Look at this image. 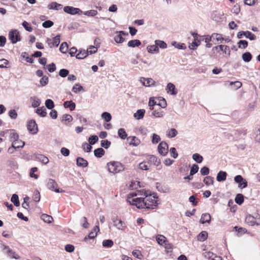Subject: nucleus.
<instances>
[{"instance_id":"8","label":"nucleus","mask_w":260,"mask_h":260,"mask_svg":"<svg viewBox=\"0 0 260 260\" xmlns=\"http://www.w3.org/2000/svg\"><path fill=\"white\" fill-rule=\"evenodd\" d=\"M27 128L28 131L32 134H36L38 131V126L36 121L34 120H31L28 121Z\"/></svg>"},{"instance_id":"15","label":"nucleus","mask_w":260,"mask_h":260,"mask_svg":"<svg viewBox=\"0 0 260 260\" xmlns=\"http://www.w3.org/2000/svg\"><path fill=\"white\" fill-rule=\"evenodd\" d=\"M166 90L167 93H170L172 95H176L177 93L175 90V86L172 83H169L167 84Z\"/></svg>"},{"instance_id":"46","label":"nucleus","mask_w":260,"mask_h":260,"mask_svg":"<svg viewBox=\"0 0 260 260\" xmlns=\"http://www.w3.org/2000/svg\"><path fill=\"white\" fill-rule=\"evenodd\" d=\"M155 82L152 78H146V87H150L155 85Z\"/></svg>"},{"instance_id":"31","label":"nucleus","mask_w":260,"mask_h":260,"mask_svg":"<svg viewBox=\"0 0 260 260\" xmlns=\"http://www.w3.org/2000/svg\"><path fill=\"white\" fill-rule=\"evenodd\" d=\"M61 7V5L57 4L56 2H52L48 6L49 9H55L58 10Z\"/></svg>"},{"instance_id":"55","label":"nucleus","mask_w":260,"mask_h":260,"mask_svg":"<svg viewBox=\"0 0 260 260\" xmlns=\"http://www.w3.org/2000/svg\"><path fill=\"white\" fill-rule=\"evenodd\" d=\"M238 44L239 48H245L248 46V42L246 40H240L238 42Z\"/></svg>"},{"instance_id":"64","label":"nucleus","mask_w":260,"mask_h":260,"mask_svg":"<svg viewBox=\"0 0 260 260\" xmlns=\"http://www.w3.org/2000/svg\"><path fill=\"white\" fill-rule=\"evenodd\" d=\"M139 168L143 170H148L149 167L147 165L146 162L143 161L139 164Z\"/></svg>"},{"instance_id":"52","label":"nucleus","mask_w":260,"mask_h":260,"mask_svg":"<svg viewBox=\"0 0 260 260\" xmlns=\"http://www.w3.org/2000/svg\"><path fill=\"white\" fill-rule=\"evenodd\" d=\"M60 35H58L53 39L52 45L57 47L60 43Z\"/></svg>"},{"instance_id":"49","label":"nucleus","mask_w":260,"mask_h":260,"mask_svg":"<svg viewBox=\"0 0 260 260\" xmlns=\"http://www.w3.org/2000/svg\"><path fill=\"white\" fill-rule=\"evenodd\" d=\"M246 221L248 223H250L251 225H254L256 222L253 216H250V215L247 216L246 217Z\"/></svg>"},{"instance_id":"6","label":"nucleus","mask_w":260,"mask_h":260,"mask_svg":"<svg viewBox=\"0 0 260 260\" xmlns=\"http://www.w3.org/2000/svg\"><path fill=\"white\" fill-rule=\"evenodd\" d=\"M169 146L165 142H161L158 146V151L162 155L165 156L168 152Z\"/></svg>"},{"instance_id":"21","label":"nucleus","mask_w":260,"mask_h":260,"mask_svg":"<svg viewBox=\"0 0 260 260\" xmlns=\"http://www.w3.org/2000/svg\"><path fill=\"white\" fill-rule=\"evenodd\" d=\"M147 51L149 53H158L159 52V48H157V45L155 44L153 45H150L147 47Z\"/></svg>"},{"instance_id":"63","label":"nucleus","mask_w":260,"mask_h":260,"mask_svg":"<svg viewBox=\"0 0 260 260\" xmlns=\"http://www.w3.org/2000/svg\"><path fill=\"white\" fill-rule=\"evenodd\" d=\"M9 116L11 118L15 119L17 117V113L15 110H11L9 112Z\"/></svg>"},{"instance_id":"18","label":"nucleus","mask_w":260,"mask_h":260,"mask_svg":"<svg viewBox=\"0 0 260 260\" xmlns=\"http://www.w3.org/2000/svg\"><path fill=\"white\" fill-rule=\"evenodd\" d=\"M145 113V110L144 109H139L134 114V116L136 119L140 120L144 117Z\"/></svg>"},{"instance_id":"54","label":"nucleus","mask_w":260,"mask_h":260,"mask_svg":"<svg viewBox=\"0 0 260 260\" xmlns=\"http://www.w3.org/2000/svg\"><path fill=\"white\" fill-rule=\"evenodd\" d=\"M53 22L51 20H46L42 23V26L44 28H50L53 25Z\"/></svg>"},{"instance_id":"3","label":"nucleus","mask_w":260,"mask_h":260,"mask_svg":"<svg viewBox=\"0 0 260 260\" xmlns=\"http://www.w3.org/2000/svg\"><path fill=\"white\" fill-rule=\"evenodd\" d=\"M10 141L12 142V146L14 148H23L25 143L19 140V135L16 133H11L10 134Z\"/></svg>"},{"instance_id":"24","label":"nucleus","mask_w":260,"mask_h":260,"mask_svg":"<svg viewBox=\"0 0 260 260\" xmlns=\"http://www.w3.org/2000/svg\"><path fill=\"white\" fill-rule=\"evenodd\" d=\"M30 100L32 101L31 106L34 108L39 107L41 104V100L36 96L31 97Z\"/></svg>"},{"instance_id":"19","label":"nucleus","mask_w":260,"mask_h":260,"mask_svg":"<svg viewBox=\"0 0 260 260\" xmlns=\"http://www.w3.org/2000/svg\"><path fill=\"white\" fill-rule=\"evenodd\" d=\"M63 106L65 108H70L71 111H73L75 109L76 104L72 101H66L63 103Z\"/></svg>"},{"instance_id":"30","label":"nucleus","mask_w":260,"mask_h":260,"mask_svg":"<svg viewBox=\"0 0 260 260\" xmlns=\"http://www.w3.org/2000/svg\"><path fill=\"white\" fill-rule=\"evenodd\" d=\"M242 58L245 62H249L252 59V55L249 52H246L242 54Z\"/></svg>"},{"instance_id":"38","label":"nucleus","mask_w":260,"mask_h":260,"mask_svg":"<svg viewBox=\"0 0 260 260\" xmlns=\"http://www.w3.org/2000/svg\"><path fill=\"white\" fill-rule=\"evenodd\" d=\"M192 159L198 163H201L203 157L198 153H194L192 155Z\"/></svg>"},{"instance_id":"29","label":"nucleus","mask_w":260,"mask_h":260,"mask_svg":"<svg viewBox=\"0 0 260 260\" xmlns=\"http://www.w3.org/2000/svg\"><path fill=\"white\" fill-rule=\"evenodd\" d=\"M36 113L41 117H45L47 115V112L44 107L43 106L41 108H38L36 110Z\"/></svg>"},{"instance_id":"27","label":"nucleus","mask_w":260,"mask_h":260,"mask_svg":"<svg viewBox=\"0 0 260 260\" xmlns=\"http://www.w3.org/2000/svg\"><path fill=\"white\" fill-rule=\"evenodd\" d=\"M207 237L208 233L206 231H202L199 234L198 239L200 241H204L207 239Z\"/></svg>"},{"instance_id":"41","label":"nucleus","mask_w":260,"mask_h":260,"mask_svg":"<svg viewBox=\"0 0 260 260\" xmlns=\"http://www.w3.org/2000/svg\"><path fill=\"white\" fill-rule=\"evenodd\" d=\"M101 117L103 119H104L106 122H109L111 120L112 116L110 113L104 112L102 113Z\"/></svg>"},{"instance_id":"35","label":"nucleus","mask_w":260,"mask_h":260,"mask_svg":"<svg viewBox=\"0 0 260 260\" xmlns=\"http://www.w3.org/2000/svg\"><path fill=\"white\" fill-rule=\"evenodd\" d=\"M156 241L158 244L162 245L163 244H165L167 240H166V238L163 235H158L156 237Z\"/></svg>"},{"instance_id":"2","label":"nucleus","mask_w":260,"mask_h":260,"mask_svg":"<svg viewBox=\"0 0 260 260\" xmlns=\"http://www.w3.org/2000/svg\"><path fill=\"white\" fill-rule=\"evenodd\" d=\"M107 167L109 171L113 174L119 173L124 170L123 166L118 161L110 162L107 164Z\"/></svg>"},{"instance_id":"40","label":"nucleus","mask_w":260,"mask_h":260,"mask_svg":"<svg viewBox=\"0 0 260 260\" xmlns=\"http://www.w3.org/2000/svg\"><path fill=\"white\" fill-rule=\"evenodd\" d=\"M118 136L122 139H125L127 137V134L126 133L124 128H121L118 131Z\"/></svg>"},{"instance_id":"45","label":"nucleus","mask_w":260,"mask_h":260,"mask_svg":"<svg viewBox=\"0 0 260 260\" xmlns=\"http://www.w3.org/2000/svg\"><path fill=\"white\" fill-rule=\"evenodd\" d=\"M45 106L48 109H52L54 107V102L52 100L48 99L45 101Z\"/></svg>"},{"instance_id":"42","label":"nucleus","mask_w":260,"mask_h":260,"mask_svg":"<svg viewBox=\"0 0 260 260\" xmlns=\"http://www.w3.org/2000/svg\"><path fill=\"white\" fill-rule=\"evenodd\" d=\"M114 40L117 43H122L125 39L120 34H116V35L114 37Z\"/></svg>"},{"instance_id":"51","label":"nucleus","mask_w":260,"mask_h":260,"mask_svg":"<svg viewBox=\"0 0 260 260\" xmlns=\"http://www.w3.org/2000/svg\"><path fill=\"white\" fill-rule=\"evenodd\" d=\"M199 166L197 165H193L190 169V175H193L194 174L197 173L199 171Z\"/></svg>"},{"instance_id":"22","label":"nucleus","mask_w":260,"mask_h":260,"mask_svg":"<svg viewBox=\"0 0 260 260\" xmlns=\"http://www.w3.org/2000/svg\"><path fill=\"white\" fill-rule=\"evenodd\" d=\"M36 158L38 160L44 164H47L49 162V159L48 157L43 154H38L36 156Z\"/></svg>"},{"instance_id":"9","label":"nucleus","mask_w":260,"mask_h":260,"mask_svg":"<svg viewBox=\"0 0 260 260\" xmlns=\"http://www.w3.org/2000/svg\"><path fill=\"white\" fill-rule=\"evenodd\" d=\"M114 225L118 230H124L126 227L125 223L121 219H118L117 217H113L112 219Z\"/></svg>"},{"instance_id":"23","label":"nucleus","mask_w":260,"mask_h":260,"mask_svg":"<svg viewBox=\"0 0 260 260\" xmlns=\"http://www.w3.org/2000/svg\"><path fill=\"white\" fill-rule=\"evenodd\" d=\"M104 154L105 150L102 148H99L94 150V155L98 158L102 157L104 155Z\"/></svg>"},{"instance_id":"14","label":"nucleus","mask_w":260,"mask_h":260,"mask_svg":"<svg viewBox=\"0 0 260 260\" xmlns=\"http://www.w3.org/2000/svg\"><path fill=\"white\" fill-rule=\"evenodd\" d=\"M148 160L149 162H150L156 166H158L160 164V159L154 155L149 156Z\"/></svg>"},{"instance_id":"20","label":"nucleus","mask_w":260,"mask_h":260,"mask_svg":"<svg viewBox=\"0 0 260 260\" xmlns=\"http://www.w3.org/2000/svg\"><path fill=\"white\" fill-rule=\"evenodd\" d=\"M141 43L140 40H133L129 41L127 43V46L129 47H138L140 45H141Z\"/></svg>"},{"instance_id":"32","label":"nucleus","mask_w":260,"mask_h":260,"mask_svg":"<svg viewBox=\"0 0 260 260\" xmlns=\"http://www.w3.org/2000/svg\"><path fill=\"white\" fill-rule=\"evenodd\" d=\"M41 219L45 222L48 223H51L53 221L52 217L46 214H43L42 215Z\"/></svg>"},{"instance_id":"26","label":"nucleus","mask_w":260,"mask_h":260,"mask_svg":"<svg viewBox=\"0 0 260 260\" xmlns=\"http://www.w3.org/2000/svg\"><path fill=\"white\" fill-rule=\"evenodd\" d=\"M235 202L240 205L244 202V196L241 193H238L236 195L235 199Z\"/></svg>"},{"instance_id":"60","label":"nucleus","mask_w":260,"mask_h":260,"mask_svg":"<svg viewBox=\"0 0 260 260\" xmlns=\"http://www.w3.org/2000/svg\"><path fill=\"white\" fill-rule=\"evenodd\" d=\"M160 140V138L159 135L153 134L152 135V143L153 144H157Z\"/></svg>"},{"instance_id":"5","label":"nucleus","mask_w":260,"mask_h":260,"mask_svg":"<svg viewBox=\"0 0 260 260\" xmlns=\"http://www.w3.org/2000/svg\"><path fill=\"white\" fill-rule=\"evenodd\" d=\"M63 11L64 12L71 14H79L81 15L83 13V12L79 8H74L71 6H66L63 8Z\"/></svg>"},{"instance_id":"59","label":"nucleus","mask_w":260,"mask_h":260,"mask_svg":"<svg viewBox=\"0 0 260 260\" xmlns=\"http://www.w3.org/2000/svg\"><path fill=\"white\" fill-rule=\"evenodd\" d=\"M83 89L82 86L80 85L78 83L75 84L72 88V91L75 93H77Z\"/></svg>"},{"instance_id":"58","label":"nucleus","mask_w":260,"mask_h":260,"mask_svg":"<svg viewBox=\"0 0 260 260\" xmlns=\"http://www.w3.org/2000/svg\"><path fill=\"white\" fill-rule=\"evenodd\" d=\"M48 82V77L44 76L40 80V83L42 86H44L47 84Z\"/></svg>"},{"instance_id":"39","label":"nucleus","mask_w":260,"mask_h":260,"mask_svg":"<svg viewBox=\"0 0 260 260\" xmlns=\"http://www.w3.org/2000/svg\"><path fill=\"white\" fill-rule=\"evenodd\" d=\"M243 34L246 38H248L249 40L251 41L255 40L256 39V36H255V35L252 34L249 31H246L244 32V33Z\"/></svg>"},{"instance_id":"48","label":"nucleus","mask_w":260,"mask_h":260,"mask_svg":"<svg viewBox=\"0 0 260 260\" xmlns=\"http://www.w3.org/2000/svg\"><path fill=\"white\" fill-rule=\"evenodd\" d=\"M82 14L88 16H94L98 14V12L96 10H91L83 12Z\"/></svg>"},{"instance_id":"43","label":"nucleus","mask_w":260,"mask_h":260,"mask_svg":"<svg viewBox=\"0 0 260 260\" xmlns=\"http://www.w3.org/2000/svg\"><path fill=\"white\" fill-rule=\"evenodd\" d=\"M68 49V45L67 42H63L60 46L59 50L62 53H66Z\"/></svg>"},{"instance_id":"1","label":"nucleus","mask_w":260,"mask_h":260,"mask_svg":"<svg viewBox=\"0 0 260 260\" xmlns=\"http://www.w3.org/2000/svg\"><path fill=\"white\" fill-rule=\"evenodd\" d=\"M130 198L128 199L130 204L135 205L139 209H153L157 206L158 203L154 196L151 195H146L145 198H136L130 201Z\"/></svg>"},{"instance_id":"4","label":"nucleus","mask_w":260,"mask_h":260,"mask_svg":"<svg viewBox=\"0 0 260 260\" xmlns=\"http://www.w3.org/2000/svg\"><path fill=\"white\" fill-rule=\"evenodd\" d=\"M9 39L12 44H15L21 40L20 36L17 30H12L9 32Z\"/></svg>"},{"instance_id":"25","label":"nucleus","mask_w":260,"mask_h":260,"mask_svg":"<svg viewBox=\"0 0 260 260\" xmlns=\"http://www.w3.org/2000/svg\"><path fill=\"white\" fill-rule=\"evenodd\" d=\"M88 55V51L85 50H80L76 56V57L78 59H83Z\"/></svg>"},{"instance_id":"12","label":"nucleus","mask_w":260,"mask_h":260,"mask_svg":"<svg viewBox=\"0 0 260 260\" xmlns=\"http://www.w3.org/2000/svg\"><path fill=\"white\" fill-rule=\"evenodd\" d=\"M4 249H7V253L8 254L9 256L13 258H15L16 259H20V256L15 253V252L13 251L9 246H4Z\"/></svg>"},{"instance_id":"53","label":"nucleus","mask_w":260,"mask_h":260,"mask_svg":"<svg viewBox=\"0 0 260 260\" xmlns=\"http://www.w3.org/2000/svg\"><path fill=\"white\" fill-rule=\"evenodd\" d=\"M69 71L68 70L64 69H61L59 72V76L62 78L66 77L69 75Z\"/></svg>"},{"instance_id":"7","label":"nucleus","mask_w":260,"mask_h":260,"mask_svg":"<svg viewBox=\"0 0 260 260\" xmlns=\"http://www.w3.org/2000/svg\"><path fill=\"white\" fill-rule=\"evenodd\" d=\"M47 186L48 189L54 191L56 192H63V190H59V189L57 188V184L55 181L54 180L52 179H49L48 181Z\"/></svg>"},{"instance_id":"50","label":"nucleus","mask_w":260,"mask_h":260,"mask_svg":"<svg viewBox=\"0 0 260 260\" xmlns=\"http://www.w3.org/2000/svg\"><path fill=\"white\" fill-rule=\"evenodd\" d=\"M99 140L97 136L93 135L89 138L88 142L90 145H94Z\"/></svg>"},{"instance_id":"61","label":"nucleus","mask_w":260,"mask_h":260,"mask_svg":"<svg viewBox=\"0 0 260 260\" xmlns=\"http://www.w3.org/2000/svg\"><path fill=\"white\" fill-rule=\"evenodd\" d=\"M170 155L174 158H176L178 156V153L176 151V149L174 147H172L170 150Z\"/></svg>"},{"instance_id":"28","label":"nucleus","mask_w":260,"mask_h":260,"mask_svg":"<svg viewBox=\"0 0 260 260\" xmlns=\"http://www.w3.org/2000/svg\"><path fill=\"white\" fill-rule=\"evenodd\" d=\"M11 201L14 204V205L15 206H19L20 202L19 200V197L17 194H13L11 197Z\"/></svg>"},{"instance_id":"56","label":"nucleus","mask_w":260,"mask_h":260,"mask_svg":"<svg viewBox=\"0 0 260 260\" xmlns=\"http://www.w3.org/2000/svg\"><path fill=\"white\" fill-rule=\"evenodd\" d=\"M22 25L25 28L26 30L29 32H31L32 31V28L29 25V24L27 22L25 21H23Z\"/></svg>"},{"instance_id":"62","label":"nucleus","mask_w":260,"mask_h":260,"mask_svg":"<svg viewBox=\"0 0 260 260\" xmlns=\"http://www.w3.org/2000/svg\"><path fill=\"white\" fill-rule=\"evenodd\" d=\"M33 200L35 202H38L40 200V194L39 191L36 190L35 191L33 195Z\"/></svg>"},{"instance_id":"37","label":"nucleus","mask_w":260,"mask_h":260,"mask_svg":"<svg viewBox=\"0 0 260 260\" xmlns=\"http://www.w3.org/2000/svg\"><path fill=\"white\" fill-rule=\"evenodd\" d=\"M102 245L105 247H111L114 245V242L112 240L108 239L104 240L102 242Z\"/></svg>"},{"instance_id":"36","label":"nucleus","mask_w":260,"mask_h":260,"mask_svg":"<svg viewBox=\"0 0 260 260\" xmlns=\"http://www.w3.org/2000/svg\"><path fill=\"white\" fill-rule=\"evenodd\" d=\"M155 44L157 45V48L159 47L161 49H165L167 47V44L163 41L161 40H155Z\"/></svg>"},{"instance_id":"57","label":"nucleus","mask_w":260,"mask_h":260,"mask_svg":"<svg viewBox=\"0 0 260 260\" xmlns=\"http://www.w3.org/2000/svg\"><path fill=\"white\" fill-rule=\"evenodd\" d=\"M164 246L166 250L168 252H172L173 249V245L172 244L170 243L168 241H167L164 244Z\"/></svg>"},{"instance_id":"13","label":"nucleus","mask_w":260,"mask_h":260,"mask_svg":"<svg viewBox=\"0 0 260 260\" xmlns=\"http://www.w3.org/2000/svg\"><path fill=\"white\" fill-rule=\"evenodd\" d=\"M76 161L77 165L78 167L85 168L87 167L88 165V161L81 157H77Z\"/></svg>"},{"instance_id":"17","label":"nucleus","mask_w":260,"mask_h":260,"mask_svg":"<svg viewBox=\"0 0 260 260\" xmlns=\"http://www.w3.org/2000/svg\"><path fill=\"white\" fill-rule=\"evenodd\" d=\"M211 221V216L209 213H204L202 215L200 219V222L202 224L205 223H210Z\"/></svg>"},{"instance_id":"10","label":"nucleus","mask_w":260,"mask_h":260,"mask_svg":"<svg viewBox=\"0 0 260 260\" xmlns=\"http://www.w3.org/2000/svg\"><path fill=\"white\" fill-rule=\"evenodd\" d=\"M220 50L222 51L223 53L225 54H228L229 56L231 53V51L230 50V48L228 46L226 45H220L216 46L215 47H214L212 48V50Z\"/></svg>"},{"instance_id":"11","label":"nucleus","mask_w":260,"mask_h":260,"mask_svg":"<svg viewBox=\"0 0 260 260\" xmlns=\"http://www.w3.org/2000/svg\"><path fill=\"white\" fill-rule=\"evenodd\" d=\"M127 141L129 145L137 146L140 143V140L135 136H129L127 138Z\"/></svg>"},{"instance_id":"33","label":"nucleus","mask_w":260,"mask_h":260,"mask_svg":"<svg viewBox=\"0 0 260 260\" xmlns=\"http://www.w3.org/2000/svg\"><path fill=\"white\" fill-rule=\"evenodd\" d=\"M203 182L207 185L213 184L214 182V178L210 176H207L204 179Z\"/></svg>"},{"instance_id":"34","label":"nucleus","mask_w":260,"mask_h":260,"mask_svg":"<svg viewBox=\"0 0 260 260\" xmlns=\"http://www.w3.org/2000/svg\"><path fill=\"white\" fill-rule=\"evenodd\" d=\"M200 44V40L198 38L194 39V41L190 44L189 48L190 49L194 50L196 47H198Z\"/></svg>"},{"instance_id":"44","label":"nucleus","mask_w":260,"mask_h":260,"mask_svg":"<svg viewBox=\"0 0 260 260\" xmlns=\"http://www.w3.org/2000/svg\"><path fill=\"white\" fill-rule=\"evenodd\" d=\"M178 134L177 130L174 128H171L167 134V136L169 138H174Z\"/></svg>"},{"instance_id":"47","label":"nucleus","mask_w":260,"mask_h":260,"mask_svg":"<svg viewBox=\"0 0 260 260\" xmlns=\"http://www.w3.org/2000/svg\"><path fill=\"white\" fill-rule=\"evenodd\" d=\"M160 111L154 110L152 112V115L157 118L162 117L164 116V113L159 108Z\"/></svg>"},{"instance_id":"16","label":"nucleus","mask_w":260,"mask_h":260,"mask_svg":"<svg viewBox=\"0 0 260 260\" xmlns=\"http://www.w3.org/2000/svg\"><path fill=\"white\" fill-rule=\"evenodd\" d=\"M227 173L222 171H220L217 175L216 180L218 182L225 181L226 179Z\"/></svg>"}]
</instances>
